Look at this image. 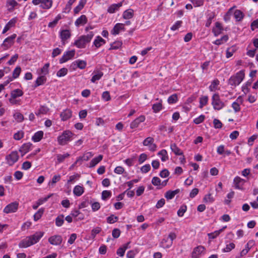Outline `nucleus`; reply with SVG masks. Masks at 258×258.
Returning <instances> with one entry per match:
<instances>
[{
  "instance_id": "nucleus-40",
  "label": "nucleus",
  "mask_w": 258,
  "mask_h": 258,
  "mask_svg": "<svg viewBox=\"0 0 258 258\" xmlns=\"http://www.w3.org/2000/svg\"><path fill=\"white\" fill-rule=\"evenodd\" d=\"M70 156L69 153H66L64 154H57L56 156L57 160L58 163H61L64 161V160Z\"/></svg>"
},
{
  "instance_id": "nucleus-28",
  "label": "nucleus",
  "mask_w": 258,
  "mask_h": 258,
  "mask_svg": "<svg viewBox=\"0 0 258 258\" xmlns=\"http://www.w3.org/2000/svg\"><path fill=\"white\" fill-rule=\"evenodd\" d=\"M84 192V188L80 185H76L73 190V192L77 196H81Z\"/></svg>"
},
{
  "instance_id": "nucleus-55",
  "label": "nucleus",
  "mask_w": 258,
  "mask_h": 258,
  "mask_svg": "<svg viewBox=\"0 0 258 258\" xmlns=\"http://www.w3.org/2000/svg\"><path fill=\"white\" fill-rule=\"evenodd\" d=\"M214 17H215V15L214 13H211L210 14H209V17H208V20L206 23V27H209L210 26V25L212 23V20L214 18Z\"/></svg>"
},
{
  "instance_id": "nucleus-61",
  "label": "nucleus",
  "mask_w": 258,
  "mask_h": 258,
  "mask_svg": "<svg viewBox=\"0 0 258 258\" xmlns=\"http://www.w3.org/2000/svg\"><path fill=\"white\" fill-rule=\"evenodd\" d=\"M120 234V231L119 229L115 228L112 230V235L114 238H118Z\"/></svg>"
},
{
  "instance_id": "nucleus-49",
  "label": "nucleus",
  "mask_w": 258,
  "mask_h": 258,
  "mask_svg": "<svg viewBox=\"0 0 258 258\" xmlns=\"http://www.w3.org/2000/svg\"><path fill=\"white\" fill-rule=\"evenodd\" d=\"M118 219V217L115 216L114 215H111L107 218V222L108 223L112 224L116 222Z\"/></svg>"
},
{
  "instance_id": "nucleus-43",
  "label": "nucleus",
  "mask_w": 258,
  "mask_h": 258,
  "mask_svg": "<svg viewBox=\"0 0 258 258\" xmlns=\"http://www.w3.org/2000/svg\"><path fill=\"white\" fill-rule=\"evenodd\" d=\"M63 217V215H61L56 218L55 224L57 226L59 227L63 224L64 222Z\"/></svg>"
},
{
  "instance_id": "nucleus-32",
  "label": "nucleus",
  "mask_w": 258,
  "mask_h": 258,
  "mask_svg": "<svg viewBox=\"0 0 258 258\" xmlns=\"http://www.w3.org/2000/svg\"><path fill=\"white\" fill-rule=\"evenodd\" d=\"M170 149L176 155H181L183 154V152L177 147L175 144H171L170 145Z\"/></svg>"
},
{
  "instance_id": "nucleus-52",
  "label": "nucleus",
  "mask_w": 258,
  "mask_h": 258,
  "mask_svg": "<svg viewBox=\"0 0 258 258\" xmlns=\"http://www.w3.org/2000/svg\"><path fill=\"white\" fill-rule=\"evenodd\" d=\"M122 45V43L120 41H116L112 43L111 44L110 48L109 49H117L119 48Z\"/></svg>"
},
{
  "instance_id": "nucleus-31",
  "label": "nucleus",
  "mask_w": 258,
  "mask_h": 258,
  "mask_svg": "<svg viewBox=\"0 0 258 258\" xmlns=\"http://www.w3.org/2000/svg\"><path fill=\"white\" fill-rule=\"evenodd\" d=\"M43 136L42 131H38L36 132L32 137V140L35 142H38L41 140Z\"/></svg>"
},
{
  "instance_id": "nucleus-18",
  "label": "nucleus",
  "mask_w": 258,
  "mask_h": 258,
  "mask_svg": "<svg viewBox=\"0 0 258 258\" xmlns=\"http://www.w3.org/2000/svg\"><path fill=\"white\" fill-rule=\"evenodd\" d=\"M244 181L239 177H236L234 179V186L235 188L242 189Z\"/></svg>"
},
{
  "instance_id": "nucleus-4",
  "label": "nucleus",
  "mask_w": 258,
  "mask_h": 258,
  "mask_svg": "<svg viewBox=\"0 0 258 258\" xmlns=\"http://www.w3.org/2000/svg\"><path fill=\"white\" fill-rule=\"evenodd\" d=\"M73 134L69 131H66L63 132L61 135L57 138V141L59 145H64L67 144L68 142L71 140Z\"/></svg>"
},
{
  "instance_id": "nucleus-23",
  "label": "nucleus",
  "mask_w": 258,
  "mask_h": 258,
  "mask_svg": "<svg viewBox=\"0 0 258 258\" xmlns=\"http://www.w3.org/2000/svg\"><path fill=\"white\" fill-rule=\"evenodd\" d=\"M103 73L100 71H96L93 72V76L91 78V81L95 83L96 81L99 80L103 76Z\"/></svg>"
},
{
  "instance_id": "nucleus-36",
  "label": "nucleus",
  "mask_w": 258,
  "mask_h": 258,
  "mask_svg": "<svg viewBox=\"0 0 258 258\" xmlns=\"http://www.w3.org/2000/svg\"><path fill=\"white\" fill-rule=\"evenodd\" d=\"M49 110V109L47 107L45 106H42L40 107L38 111L35 113L36 115L37 116L40 115L41 114H45L48 112Z\"/></svg>"
},
{
  "instance_id": "nucleus-15",
  "label": "nucleus",
  "mask_w": 258,
  "mask_h": 258,
  "mask_svg": "<svg viewBox=\"0 0 258 258\" xmlns=\"http://www.w3.org/2000/svg\"><path fill=\"white\" fill-rule=\"evenodd\" d=\"M168 179L165 180L161 182V180L158 177H154L152 179V183L155 186L161 185L162 187L165 186L167 184Z\"/></svg>"
},
{
  "instance_id": "nucleus-54",
  "label": "nucleus",
  "mask_w": 258,
  "mask_h": 258,
  "mask_svg": "<svg viewBox=\"0 0 258 258\" xmlns=\"http://www.w3.org/2000/svg\"><path fill=\"white\" fill-rule=\"evenodd\" d=\"M214 199L211 194L206 195L204 198V201L206 203H212Z\"/></svg>"
},
{
  "instance_id": "nucleus-44",
  "label": "nucleus",
  "mask_w": 258,
  "mask_h": 258,
  "mask_svg": "<svg viewBox=\"0 0 258 258\" xmlns=\"http://www.w3.org/2000/svg\"><path fill=\"white\" fill-rule=\"evenodd\" d=\"M43 212H44L43 209L41 208V209H39V210L34 215V220L35 221H37L39 219H40Z\"/></svg>"
},
{
  "instance_id": "nucleus-7",
  "label": "nucleus",
  "mask_w": 258,
  "mask_h": 258,
  "mask_svg": "<svg viewBox=\"0 0 258 258\" xmlns=\"http://www.w3.org/2000/svg\"><path fill=\"white\" fill-rule=\"evenodd\" d=\"M176 237V235L174 233H170L168 235V238H170V240L168 242V243L165 244V242H168V238L164 239L161 242V246L165 248H169L172 244V241L174 239H175Z\"/></svg>"
},
{
  "instance_id": "nucleus-51",
  "label": "nucleus",
  "mask_w": 258,
  "mask_h": 258,
  "mask_svg": "<svg viewBox=\"0 0 258 258\" xmlns=\"http://www.w3.org/2000/svg\"><path fill=\"white\" fill-rule=\"evenodd\" d=\"M187 209L186 206L182 205L177 211V215L179 217H182Z\"/></svg>"
},
{
  "instance_id": "nucleus-25",
  "label": "nucleus",
  "mask_w": 258,
  "mask_h": 258,
  "mask_svg": "<svg viewBox=\"0 0 258 258\" xmlns=\"http://www.w3.org/2000/svg\"><path fill=\"white\" fill-rule=\"evenodd\" d=\"M32 146V144L28 143L24 144L19 149V151L23 153V155L29 151Z\"/></svg>"
},
{
  "instance_id": "nucleus-10",
  "label": "nucleus",
  "mask_w": 258,
  "mask_h": 258,
  "mask_svg": "<svg viewBox=\"0 0 258 258\" xmlns=\"http://www.w3.org/2000/svg\"><path fill=\"white\" fill-rule=\"evenodd\" d=\"M75 54V50H72L67 51L63 54L62 57L59 59L60 63H63L73 57Z\"/></svg>"
},
{
  "instance_id": "nucleus-1",
  "label": "nucleus",
  "mask_w": 258,
  "mask_h": 258,
  "mask_svg": "<svg viewBox=\"0 0 258 258\" xmlns=\"http://www.w3.org/2000/svg\"><path fill=\"white\" fill-rule=\"evenodd\" d=\"M44 232L37 231L34 234L27 236L19 244L20 248H26L37 243L44 235Z\"/></svg>"
},
{
  "instance_id": "nucleus-20",
  "label": "nucleus",
  "mask_w": 258,
  "mask_h": 258,
  "mask_svg": "<svg viewBox=\"0 0 258 258\" xmlns=\"http://www.w3.org/2000/svg\"><path fill=\"white\" fill-rule=\"evenodd\" d=\"M223 30V28L220 23L217 22L215 23V26L213 28V32L215 36H218L220 34Z\"/></svg>"
},
{
  "instance_id": "nucleus-38",
  "label": "nucleus",
  "mask_w": 258,
  "mask_h": 258,
  "mask_svg": "<svg viewBox=\"0 0 258 258\" xmlns=\"http://www.w3.org/2000/svg\"><path fill=\"white\" fill-rule=\"evenodd\" d=\"M158 155L161 156V160L163 162L168 159L167 153L166 150L163 149L158 152Z\"/></svg>"
},
{
  "instance_id": "nucleus-50",
  "label": "nucleus",
  "mask_w": 258,
  "mask_h": 258,
  "mask_svg": "<svg viewBox=\"0 0 258 258\" xmlns=\"http://www.w3.org/2000/svg\"><path fill=\"white\" fill-rule=\"evenodd\" d=\"M68 73V69L66 68H62L60 69L56 74V75L58 77H63L67 75Z\"/></svg>"
},
{
  "instance_id": "nucleus-64",
  "label": "nucleus",
  "mask_w": 258,
  "mask_h": 258,
  "mask_svg": "<svg viewBox=\"0 0 258 258\" xmlns=\"http://www.w3.org/2000/svg\"><path fill=\"white\" fill-rule=\"evenodd\" d=\"M91 208L92 210L95 212L98 211L100 208V205L98 202H94L92 204Z\"/></svg>"
},
{
  "instance_id": "nucleus-58",
  "label": "nucleus",
  "mask_w": 258,
  "mask_h": 258,
  "mask_svg": "<svg viewBox=\"0 0 258 258\" xmlns=\"http://www.w3.org/2000/svg\"><path fill=\"white\" fill-rule=\"evenodd\" d=\"M195 7H200L204 4V0H190Z\"/></svg>"
},
{
  "instance_id": "nucleus-12",
  "label": "nucleus",
  "mask_w": 258,
  "mask_h": 258,
  "mask_svg": "<svg viewBox=\"0 0 258 258\" xmlns=\"http://www.w3.org/2000/svg\"><path fill=\"white\" fill-rule=\"evenodd\" d=\"M205 251V248L203 246H198L197 247L195 248L192 252V258H198L199 257L202 253H204Z\"/></svg>"
},
{
  "instance_id": "nucleus-42",
  "label": "nucleus",
  "mask_w": 258,
  "mask_h": 258,
  "mask_svg": "<svg viewBox=\"0 0 258 258\" xmlns=\"http://www.w3.org/2000/svg\"><path fill=\"white\" fill-rule=\"evenodd\" d=\"M236 46H233L230 48L227 49V58H229L233 55L234 52L236 51Z\"/></svg>"
},
{
  "instance_id": "nucleus-34",
  "label": "nucleus",
  "mask_w": 258,
  "mask_h": 258,
  "mask_svg": "<svg viewBox=\"0 0 258 258\" xmlns=\"http://www.w3.org/2000/svg\"><path fill=\"white\" fill-rule=\"evenodd\" d=\"M23 94V91L20 89H15L12 91L11 93V97L13 98L22 96Z\"/></svg>"
},
{
  "instance_id": "nucleus-62",
  "label": "nucleus",
  "mask_w": 258,
  "mask_h": 258,
  "mask_svg": "<svg viewBox=\"0 0 258 258\" xmlns=\"http://www.w3.org/2000/svg\"><path fill=\"white\" fill-rule=\"evenodd\" d=\"M102 97L104 100H105L106 101L110 100L111 99L110 96V94H109V93L108 91H105V92H103L102 95Z\"/></svg>"
},
{
  "instance_id": "nucleus-21",
  "label": "nucleus",
  "mask_w": 258,
  "mask_h": 258,
  "mask_svg": "<svg viewBox=\"0 0 258 258\" xmlns=\"http://www.w3.org/2000/svg\"><path fill=\"white\" fill-rule=\"evenodd\" d=\"M72 111L70 109H66L62 112L60 116L61 118V120L63 121L67 120L72 116Z\"/></svg>"
},
{
  "instance_id": "nucleus-63",
  "label": "nucleus",
  "mask_w": 258,
  "mask_h": 258,
  "mask_svg": "<svg viewBox=\"0 0 258 258\" xmlns=\"http://www.w3.org/2000/svg\"><path fill=\"white\" fill-rule=\"evenodd\" d=\"M151 169L150 164H146L142 166L141 168V171L142 173H145L148 172Z\"/></svg>"
},
{
  "instance_id": "nucleus-26",
  "label": "nucleus",
  "mask_w": 258,
  "mask_h": 258,
  "mask_svg": "<svg viewBox=\"0 0 258 258\" xmlns=\"http://www.w3.org/2000/svg\"><path fill=\"white\" fill-rule=\"evenodd\" d=\"M179 189H176L175 190H168L167 191L165 194V197L167 199V200H171L172 199H173L174 198V197L178 193H179Z\"/></svg>"
},
{
  "instance_id": "nucleus-5",
  "label": "nucleus",
  "mask_w": 258,
  "mask_h": 258,
  "mask_svg": "<svg viewBox=\"0 0 258 258\" xmlns=\"http://www.w3.org/2000/svg\"><path fill=\"white\" fill-rule=\"evenodd\" d=\"M19 156L18 152L13 151L10 154L6 156V160L7 163L10 165L12 166L14 163L18 161Z\"/></svg>"
},
{
  "instance_id": "nucleus-37",
  "label": "nucleus",
  "mask_w": 258,
  "mask_h": 258,
  "mask_svg": "<svg viewBox=\"0 0 258 258\" xmlns=\"http://www.w3.org/2000/svg\"><path fill=\"white\" fill-rule=\"evenodd\" d=\"M225 228L224 227L223 228L220 229L219 230H217L214 231V232L208 233V236L210 239H214L216 237H217L220 233L223 231V229Z\"/></svg>"
},
{
  "instance_id": "nucleus-35",
  "label": "nucleus",
  "mask_w": 258,
  "mask_h": 258,
  "mask_svg": "<svg viewBox=\"0 0 258 258\" xmlns=\"http://www.w3.org/2000/svg\"><path fill=\"white\" fill-rule=\"evenodd\" d=\"M52 1L50 0H43L40 7L42 9H48L52 6Z\"/></svg>"
},
{
  "instance_id": "nucleus-22",
  "label": "nucleus",
  "mask_w": 258,
  "mask_h": 258,
  "mask_svg": "<svg viewBox=\"0 0 258 258\" xmlns=\"http://www.w3.org/2000/svg\"><path fill=\"white\" fill-rule=\"evenodd\" d=\"M134 10L132 9H129L123 13L122 17L124 19L128 20L132 19L134 17Z\"/></svg>"
},
{
  "instance_id": "nucleus-14",
  "label": "nucleus",
  "mask_w": 258,
  "mask_h": 258,
  "mask_svg": "<svg viewBox=\"0 0 258 258\" xmlns=\"http://www.w3.org/2000/svg\"><path fill=\"white\" fill-rule=\"evenodd\" d=\"M124 24L122 23H117L111 30V33L113 35L118 34L121 30H124Z\"/></svg>"
},
{
  "instance_id": "nucleus-41",
  "label": "nucleus",
  "mask_w": 258,
  "mask_h": 258,
  "mask_svg": "<svg viewBox=\"0 0 258 258\" xmlns=\"http://www.w3.org/2000/svg\"><path fill=\"white\" fill-rule=\"evenodd\" d=\"M208 101V97L207 96H204L200 98V108H202L205 105Z\"/></svg>"
},
{
  "instance_id": "nucleus-16",
  "label": "nucleus",
  "mask_w": 258,
  "mask_h": 258,
  "mask_svg": "<svg viewBox=\"0 0 258 258\" xmlns=\"http://www.w3.org/2000/svg\"><path fill=\"white\" fill-rule=\"evenodd\" d=\"M122 3L123 1L117 4H112L110 5L107 9V12L110 14L115 13L116 11H117L119 8L122 6Z\"/></svg>"
},
{
  "instance_id": "nucleus-2",
  "label": "nucleus",
  "mask_w": 258,
  "mask_h": 258,
  "mask_svg": "<svg viewBox=\"0 0 258 258\" xmlns=\"http://www.w3.org/2000/svg\"><path fill=\"white\" fill-rule=\"evenodd\" d=\"M94 34L92 32H90L87 35H83L76 40L74 45L78 48H85L87 43H89L92 39Z\"/></svg>"
},
{
  "instance_id": "nucleus-8",
  "label": "nucleus",
  "mask_w": 258,
  "mask_h": 258,
  "mask_svg": "<svg viewBox=\"0 0 258 258\" xmlns=\"http://www.w3.org/2000/svg\"><path fill=\"white\" fill-rule=\"evenodd\" d=\"M212 99V105L215 109L219 110L224 106V104L220 100L218 95L216 94L213 95Z\"/></svg>"
},
{
  "instance_id": "nucleus-9",
  "label": "nucleus",
  "mask_w": 258,
  "mask_h": 258,
  "mask_svg": "<svg viewBox=\"0 0 258 258\" xmlns=\"http://www.w3.org/2000/svg\"><path fill=\"white\" fill-rule=\"evenodd\" d=\"M18 207V203L17 202L12 203L7 205L4 209V212L8 214L10 213L15 212Z\"/></svg>"
},
{
  "instance_id": "nucleus-47",
  "label": "nucleus",
  "mask_w": 258,
  "mask_h": 258,
  "mask_svg": "<svg viewBox=\"0 0 258 258\" xmlns=\"http://www.w3.org/2000/svg\"><path fill=\"white\" fill-rule=\"evenodd\" d=\"M219 84V81L218 80H214L211 85L209 87V89L211 91H215L217 89V86Z\"/></svg>"
},
{
  "instance_id": "nucleus-39",
  "label": "nucleus",
  "mask_w": 258,
  "mask_h": 258,
  "mask_svg": "<svg viewBox=\"0 0 258 258\" xmlns=\"http://www.w3.org/2000/svg\"><path fill=\"white\" fill-rule=\"evenodd\" d=\"M60 180V175H54L51 181L49 182V185L53 187L54 185L58 181Z\"/></svg>"
},
{
  "instance_id": "nucleus-11",
  "label": "nucleus",
  "mask_w": 258,
  "mask_h": 258,
  "mask_svg": "<svg viewBox=\"0 0 258 258\" xmlns=\"http://www.w3.org/2000/svg\"><path fill=\"white\" fill-rule=\"evenodd\" d=\"M62 241V237L59 235H55L50 237L48 238L49 242L54 245H58L61 244Z\"/></svg>"
},
{
  "instance_id": "nucleus-27",
  "label": "nucleus",
  "mask_w": 258,
  "mask_h": 258,
  "mask_svg": "<svg viewBox=\"0 0 258 258\" xmlns=\"http://www.w3.org/2000/svg\"><path fill=\"white\" fill-rule=\"evenodd\" d=\"M103 158V156L99 155L98 156L93 158L90 162L89 167H93L100 162Z\"/></svg>"
},
{
  "instance_id": "nucleus-56",
  "label": "nucleus",
  "mask_w": 258,
  "mask_h": 258,
  "mask_svg": "<svg viewBox=\"0 0 258 258\" xmlns=\"http://www.w3.org/2000/svg\"><path fill=\"white\" fill-rule=\"evenodd\" d=\"M21 68L19 67H17L13 73V78L16 79L19 77L21 73Z\"/></svg>"
},
{
  "instance_id": "nucleus-46",
  "label": "nucleus",
  "mask_w": 258,
  "mask_h": 258,
  "mask_svg": "<svg viewBox=\"0 0 258 258\" xmlns=\"http://www.w3.org/2000/svg\"><path fill=\"white\" fill-rule=\"evenodd\" d=\"M177 100L178 98L177 94H174L169 97V98H168V102L169 104L175 103L177 102Z\"/></svg>"
},
{
  "instance_id": "nucleus-17",
  "label": "nucleus",
  "mask_w": 258,
  "mask_h": 258,
  "mask_svg": "<svg viewBox=\"0 0 258 258\" xmlns=\"http://www.w3.org/2000/svg\"><path fill=\"white\" fill-rule=\"evenodd\" d=\"M16 37V34H14L10 37L6 38L3 45L9 48L13 44L14 39Z\"/></svg>"
},
{
  "instance_id": "nucleus-59",
  "label": "nucleus",
  "mask_w": 258,
  "mask_h": 258,
  "mask_svg": "<svg viewBox=\"0 0 258 258\" xmlns=\"http://www.w3.org/2000/svg\"><path fill=\"white\" fill-rule=\"evenodd\" d=\"M182 21H177L171 27V30L172 31H175L177 30L182 24Z\"/></svg>"
},
{
  "instance_id": "nucleus-53",
  "label": "nucleus",
  "mask_w": 258,
  "mask_h": 258,
  "mask_svg": "<svg viewBox=\"0 0 258 258\" xmlns=\"http://www.w3.org/2000/svg\"><path fill=\"white\" fill-rule=\"evenodd\" d=\"M101 230V228L99 227L93 229L91 231V237L92 239H94L96 235L99 233Z\"/></svg>"
},
{
  "instance_id": "nucleus-6",
  "label": "nucleus",
  "mask_w": 258,
  "mask_h": 258,
  "mask_svg": "<svg viewBox=\"0 0 258 258\" xmlns=\"http://www.w3.org/2000/svg\"><path fill=\"white\" fill-rule=\"evenodd\" d=\"M154 140L152 137H148L143 141V145L145 146H148L149 150L154 152L156 150L157 146L154 143Z\"/></svg>"
},
{
  "instance_id": "nucleus-45",
  "label": "nucleus",
  "mask_w": 258,
  "mask_h": 258,
  "mask_svg": "<svg viewBox=\"0 0 258 258\" xmlns=\"http://www.w3.org/2000/svg\"><path fill=\"white\" fill-rule=\"evenodd\" d=\"M162 105L161 102L154 104L152 106V109L154 112L157 113L162 109Z\"/></svg>"
},
{
  "instance_id": "nucleus-57",
  "label": "nucleus",
  "mask_w": 258,
  "mask_h": 258,
  "mask_svg": "<svg viewBox=\"0 0 258 258\" xmlns=\"http://www.w3.org/2000/svg\"><path fill=\"white\" fill-rule=\"evenodd\" d=\"M14 117L15 119L18 122H21L24 119L23 115L19 112H17L14 114Z\"/></svg>"
},
{
  "instance_id": "nucleus-13",
  "label": "nucleus",
  "mask_w": 258,
  "mask_h": 258,
  "mask_svg": "<svg viewBox=\"0 0 258 258\" xmlns=\"http://www.w3.org/2000/svg\"><path fill=\"white\" fill-rule=\"evenodd\" d=\"M145 120V117L144 115H141L139 117L136 118L130 124V127L131 128H135L138 127L140 123L143 122Z\"/></svg>"
},
{
  "instance_id": "nucleus-33",
  "label": "nucleus",
  "mask_w": 258,
  "mask_h": 258,
  "mask_svg": "<svg viewBox=\"0 0 258 258\" xmlns=\"http://www.w3.org/2000/svg\"><path fill=\"white\" fill-rule=\"evenodd\" d=\"M234 17L236 21H240L243 18L244 14L241 11L236 10L234 13Z\"/></svg>"
},
{
  "instance_id": "nucleus-48",
  "label": "nucleus",
  "mask_w": 258,
  "mask_h": 258,
  "mask_svg": "<svg viewBox=\"0 0 258 258\" xmlns=\"http://www.w3.org/2000/svg\"><path fill=\"white\" fill-rule=\"evenodd\" d=\"M45 78L44 76H40L37 78L35 82V87L39 86L44 83Z\"/></svg>"
},
{
  "instance_id": "nucleus-19",
  "label": "nucleus",
  "mask_w": 258,
  "mask_h": 258,
  "mask_svg": "<svg viewBox=\"0 0 258 258\" xmlns=\"http://www.w3.org/2000/svg\"><path fill=\"white\" fill-rule=\"evenodd\" d=\"M60 38L62 42V44H65V41L69 39L71 36V33L68 30H63L60 32Z\"/></svg>"
},
{
  "instance_id": "nucleus-24",
  "label": "nucleus",
  "mask_w": 258,
  "mask_h": 258,
  "mask_svg": "<svg viewBox=\"0 0 258 258\" xmlns=\"http://www.w3.org/2000/svg\"><path fill=\"white\" fill-rule=\"evenodd\" d=\"M87 22V19L85 15L81 16L78 19H77L75 22V25L77 26H79L80 25H84Z\"/></svg>"
},
{
  "instance_id": "nucleus-30",
  "label": "nucleus",
  "mask_w": 258,
  "mask_h": 258,
  "mask_svg": "<svg viewBox=\"0 0 258 258\" xmlns=\"http://www.w3.org/2000/svg\"><path fill=\"white\" fill-rule=\"evenodd\" d=\"M105 43V40L99 36H97L94 41V44L97 48L100 47Z\"/></svg>"
},
{
  "instance_id": "nucleus-3",
  "label": "nucleus",
  "mask_w": 258,
  "mask_h": 258,
  "mask_svg": "<svg viewBox=\"0 0 258 258\" xmlns=\"http://www.w3.org/2000/svg\"><path fill=\"white\" fill-rule=\"evenodd\" d=\"M244 78V72L243 70H241L229 79L228 84L232 86H236L242 82Z\"/></svg>"
},
{
  "instance_id": "nucleus-29",
  "label": "nucleus",
  "mask_w": 258,
  "mask_h": 258,
  "mask_svg": "<svg viewBox=\"0 0 258 258\" xmlns=\"http://www.w3.org/2000/svg\"><path fill=\"white\" fill-rule=\"evenodd\" d=\"M86 62L84 60H78L75 61L71 66V67L73 66V65H74L75 66H77L79 68L81 69H84L86 67Z\"/></svg>"
},
{
  "instance_id": "nucleus-60",
  "label": "nucleus",
  "mask_w": 258,
  "mask_h": 258,
  "mask_svg": "<svg viewBox=\"0 0 258 258\" xmlns=\"http://www.w3.org/2000/svg\"><path fill=\"white\" fill-rule=\"evenodd\" d=\"M111 196V192L108 190H104L102 192V199L104 200Z\"/></svg>"
}]
</instances>
